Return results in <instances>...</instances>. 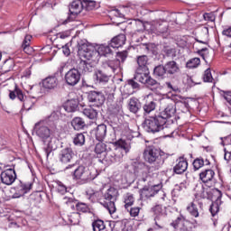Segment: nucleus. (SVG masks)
I'll list each match as a JSON object with an SVG mask.
<instances>
[{
	"label": "nucleus",
	"mask_w": 231,
	"mask_h": 231,
	"mask_svg": "<svg viewBox=\"0 0 231 231\" xmlns=\"http://www.w3.org/2000/svg\"><path fill=\"white\" fill-rule=\"evenodd\" d=\"M34 132L43 143V151L48 158L52 151H56L57 147H59V139L54 137L53 130L46 125V121L36 123L34 125Z\"/></svg>",
	"instance_id": "1"
},
{
	"label": "nucleus",
	"mask_w": 231,
	"mask_h": 231,
	"mask_svg": "<svg viewBox=\"0 0 231 231\" xmlns=\"http://www.w3.org/2000/svg\"><path fill=\"white\" fill-rule=\"evenodd\" d=\"M78 50L82 53V57L88 60L97 61V57H108L113 53L111 50V44L109 45H99L96 50H91L88 47L87 43L78 42Z\"/></svg>",
	"instance_id": "2"
},
{
	"label": "nucleus",
	"mask_w": 231,
	"mask_h": 231,
	"mask_svg": "<svg viewBox=\"0 0 231 231\" xmlns=\"http://www.w3.org/2000/svg\"><path fill=\"white\" fill-rule=\"evenodd\" d=\"M179 98H181L180 96H173V98H162L161 100L162 106H163L164 110L159 115L162 116L167 122V119L172 118L173 116H176V104L180 106V107L182 108V111H187V107L189 104L187 102H181V101H174L179 100Z\"/></svg>",
	"instance_id": "3"
},
{
	"label": "nucleus",
	"mask_w": 231,
	"mask_h": 231,
	"mask_svg": "<svg viewBox=\"0 0 231 231\" xmlns=\"http://www.w3.org/2000/svg\"><path fill=\"white\" fill-rule=\"evenodd\" d=\"M163 154L165 153L156 148V146L151 145L145 147L143 152V158L146 163H150V165L154 167L155 171H158L161 167H163V164L165 163Z\"/></svg>",
	"instance_id": "4"
},
{
	"label": "nucleus",
	"mask_w": 231,
	"mask_h": 231,
	"mask_svg": "<svg viewBox=\"0 0 231 231\" xmlns=\"http://www.w3.org/2000/svg\"><path fill=\"white\" fill-rule=\"evenodd\" d=\"M71 169V174L75 180H95L98 176L97 168L93 166H77V163L69 164L64 171H69Z\"/></svg>",
	"instance_id": "5"
},
{
	"label": "nucleus",
	"mask_w": 231,
	"mask_h": 231,
	"mask_svg": "<svg viewBox=\"0 0 231 231\" xmlns=\"http://www.w3.org/2000/svg\"><path fill=\"white\" fill-rule=\"evenodd\" d=\"M167 122L165 117L162 116L160 114L148 116L144 119L143 127L147 133H160L165 129Z\"/></svg>",
	"instance_id": "6"
},
{
	"label": "nucleus",
	"mask_w": 231,
	"mask_h": 231,
	"mask_svg": "<svg viewBox=\"0 0 231 231\" xmlns=\"http://www.w3.org/2000/svg\"><path fill=\"white\" fill-rule=\"evenodd\" d=\"M9 97L11 100H15V98H18L20 102H23V108L26 111H30L32 107H33V100L31 97H26L24 94L23 93V90L19 88H15L14 91H11L9 94Z\"/></svg>",
	"instance_id": "7"
},
{
	"label": "nucleus",
	"mask_w": 231,
	"mask_h": 231,
	"mask_svg": "<svg viewBox=\"0 0 231 231\" xmlns=\"http://www.w3.org/2000/svg\"><path fill=\"white\" fill-rule=\"evenodd\" d=\"M170 225L175 231H192V228H194V224L186 220L182 215L179 216Z\"/></svg>",
	"instance_id": "8"
},
{
	"label": "nucleus",
	"mask_w": 231,
	"mask_h": 231,
	"mask_svg": "<svg viewBox=\"0 0 231 231\" xmlns=\"http://www.w3.org/2000/svg\"><path fill=\"white\" fill-rule=\"evenodd\" d=\"M76 155L75 152H73V149L71 147L67 146L63 149H61L58 154L59 162L62 165H68V163H73V161L75 160Z\"/></svg>",
	"instance_id": "9"
},
{
	"label": "nucleus",
	"mask_w": 231,
	"mask_h": 231,
	"mask_svg": "<svg viewBox=\"0 0 231 231\" xmlns=\"http://www.w3.org/2000/svg\"><path fill=\"white\" fill-rule=\"evenodd\" d=\"M124 158V153H122V148L114 146L113 148H108L105 160L106 162H110V163H120Z\"/></svg>",
	"instance_id": "10"
},
{
	"label": "nucleus",
	"mask_w": 231,
	"mask_h": 231,
	"mask_svg": "<svg viewBox=\"0 0 231 231\" xmlns=\"http://www.w3.org/2000/svg\"><path fill=\"white\" fill-rule=\"evenodd\" d=\"M80 77L82 75L80 74V71L77 69V68H72L65 74V82L68 86H77L79 82H80Z\"/></svg>",
	"instance_id": "11"
},
{
	"label": "nucleus",
	"mask_w": 231,
	"mask_h": 231,
	"mask_svg": "<svg viewBox=\"0 0 231 231\" xmlns=\"http://www.w3.org/2000/svg\"><path fill=\"white\" fill-rule=\"evenodd\" d=\"M88 102H92L96 107H100V106H103L104 102H106V97L102 92L90 91L88 95Z\"/></svg>",
	"instance_id": "12"
},
{
	"label": "nucleus",
	"mask_w": 231,
	"mask_h": 231,
	"mask_svg": "<svg viewBox=\"0 0 231 231\" xmlns=\"http://www.w3.org/2000/svg\"><path fill=\"white\" fill-rule=\"evenodd\" d=\"M0 178L4 185H12L16 180L17 174L15 173V170L7 169L1 172Z\"/></svg>",
	"instance_id": "13"
},
{
	"label": "nucleus",
	"mask_w": 231,
	"mask_h": 231,
	"mask_svg": "<svg viewBox=\"0 0 231 231\" xmlns=\"http://www.w3.org/2000/svg\"><path fill=\"white\" fill-rule=\"evenodd\" d=\"M93 60L86 59L81 60L78 65H77V69L79 71L80 75L82 73H92V71L95 69V65H93Z\"/></svg>",
	"instance_id": "14"
},
{
	"label": "nucleus",
	"mask_w": 231,
	"mask_h": 231,
	"mask_svg": "<svg viewBox=\"0 0 231 231\" xmlns=\"http://www.w3.org/2000/svg\"><path fill=\"white\" fill-rule=\"evenodd\" d=\"M158 187L160 186H151V187H144L143 189L140 190V196L142 201H147L149 198H154L156 194H158Z\"/></svg>",
	"instance_id": "15"
},
{
	"label": "nucleus",
	"mask_w": 231,
	"mask_h": 231,
	"mask_svg": "<svg viewBox=\"0 0 231 231\" xmlns=\"http://www.w3.org/2000/svg\"><path fill=\"white\" fill-rule=\"evenodd\" d=\"M187 169H189V162H187V159L180 157L173 167V172L175 174H183L187 172Z\"/></svg>",
	"instance_id": "16"
},
{
	"label": "nucleus",
	"mask_w": 231,
	"mask_h": 231,
	"mask_svg": "<svg viewBox=\"0 0 231 231\" xmlns=\"http://www.w3.org/2000/svg\"><path fill=\"white\" fill-rule=\"evenodd\" d=\"M111 79V74L106 72V70L97 69L94 72V79L97 84H107Z\"/></svg>",
	"instance_id": "17"
},
{
	"label": "nucleus",
	"mask_w": 231,
	"mask_h": 231,
	"mask_svg": "<svg viewBox=\"0 0 231 231\" xmlns=\"http://www.w3.org/2000/svg\"><path fill=\"white\" fill-rule=\"evenodd\" d=\"M216 176V172L213 170H205L199 173V179L203 183H216V180H214V177Z\"/></svg>",
	"instance_id": "18"
},
{
	"label": "nucleus",
	"mask_w": 231,
	"mask_h": 231,
	"mask_svg": "<svg viewBox=\"0 0 231 231\" xmlns=\"http://www.w3.org/2000/svg\"><path fill=\"white\" fill-rule=\"evenodd\" d=\"M93 133L97 142H104V138L107 134V126L105 124H101L93 130Z\"/></svg>",
	"instance_id": "19"
},
{
	"label": "nucleus",
	"mask_w": 231,
	"mask_h": 231,
	"mask_svg": "<svg viewBox=\"0 0 231 231\" xmlns=\"http://www.w3.org/2000/svg\"><path fill=\"white\" fill-rule=\"evenodd\" d=\"M42 87L44 89H57L59 87V79L55 76H50L43 79L42 81Z\"/></svg>",
	"instance_id": "20"
},
{
	"label": "nucleus",
	"mask_w": 231,
	"mask_h": 231,
	"mask_svg": "<svg viewBox=\"0 0 231 231\" xmlns=\"http://www.w3.org/2000/svg\"><path fill=\"white\" fill-rule=\"evenodd\" d=\"M164 68L166 69L167 75H170L171 77L178 75V73L181 71L180 69V65L174 60L166 62Z\"/></svg>",
	"instance_id": "21"
},
{
	"label": "nucleus",
	"mask_w": 231,
	"mask_h": 231,
	"mask_svg": "<svg viewBox=\"0 0 231 231\" xmlns=\"http://www.w3.org/2000/svg\"><path fill=\"white\" fill-rule=\"evenodd\" d=\"M69 10L70 15H79V14H80V12L84 10L83 2L80 0H74L70 4Z\"/></svg>",
	"instance_id": "22"
},
{
	"label": "nucleus",
	"mask_w": 231,
	"mask_h": 231,
	"mask_svg": "<svg viewBox=\"0 0 231 231\" xmlns=\"http://www.w3.org/2000/svg\"><path fill=\"white\" fill-rule=\"evenodd\" d=\"M104 199L109 203H115L118 199V189L115 187H110L104 194Z\"/></svg>",
	"instance_id": "23"
},
{
	"label": "nucleus",
	"mask_w": 231,
	"mask_h": 231,
	"mask_svg": "<svg viewBox=\"0 0 231 231\" xmlns=\"http://www.w3.org/2000/svg\"><path fill=\"white\" fill-rule=\"evenodd\" d=\"M126 37L125 34H119L117 36H115L111 42L110 46L111 48H122L124 44H125Z\"/></svg>",
	"instance_id": "24"
},
{
	"label": "nucleus",
	"mask_w": 231,
	"mask_h": 231,
	"mask_svg": "<svg viewBox=\"0 0 231 231\" xmlns=\"http://www.w3.org/2000/svg\"><path fill=\"white\" fill-rule=\"evenodd\" d=\"M228 142H230V137H226L224 139H222V145H226V147L224 148V160H226V162H231V143H229Z\"/></svg>",
	"instance_id": "25"
},
{
	"label": "nucleus",
	"mask_w": 231,
	"mask_h": 231,
	"mask_svg": "<svg viewBox=\"0 0 231 231\" xmlns=\"http://www.w3.org/2000/svg\"><path fill=\"white\" fill-rule=\"evenodd\" d=\"M64 109L67 113H75L79 109V99L68 100L64 105Z\"/></svg>",
	"instance_id": "26"
},
{
	"label": "nucleus",
	"mask_w": 231,
	"mask_h": 231,
	"mask_svg": "<svg viewBox=\"0 0 231 231\" xmlns=\"http://www.w3.org/2000/svg\"><path fill=\"white\" fill-rule=\"evenodd\" d=\"M144 70H142L141 69H137L135 75L134 77V80H136L137 82H141V84H146L147 79L149 78V72H142Z\"/></svg>",
	"instance_id": "27"
},
{
	"label": "nucleus",
	"mask_w": 231,
	"mask_h": 231,
	"mask_svg": "<svg viewBox=\"0 0 231 231\" xmlns=\"http://www.w3.org/2000/svg\"><path fill=\"white\" fill-rule=\"evenodd\" d=\"M192 165L194 171H199L201 167L210 165V161H208V159H203V157H199L193 161Z\"/></svg>",
	"instance_id": "28"
},
{
	"label": "nucleus",
	"mask_w": 231,
	"mask_h": 231,
	"mask_svg": "<svg viewBox=\"0 0 231 231\" xmlns=\"http://www.w3.org/2000/svg\"><path fill=\"white\" fill-rule=\"evenodd\" d=\"M128 107L131 113L136 114L137 111H140L142 104L140 103V100H138V98L132 97L130 98Z\"/></svg>",
	"instance_id": "29"
},
{
	"label": "nucleus",
	"mask_w": 231,
	"mask_h": 231,
	"mask_svg": "<svg viewBox=\"0 0 231 231\" xmlns=\"http://www.w3.org/2000/svg\"><path fill=\"white\" fill-rule=\"evenodd\" d=\"M71 125L75 131H80L86 127V121L82 117H74L71 121Z\"/></svg>",
	"instance_id": "30"
},
{
	"label": "nucleus",
	"mask_w": 231,
	"mask_h": 231,
	"mask_svg": "<svg viewBox=\"0 0 231 231\" xmlns=\"http://www.w3.org/2000/svg\"><path fill=\"white\" fill-rule=\"evenodd\" d=\"M152 212H153L155 219H158L160 216H163L167 212V207L163 206V204H157L152 208Z\"/></svg>",
	"instance_id": "31"
},
{
	"label": "nucleus",
	"mask_w": 231,
	"mask_h": 231,
	"mask_svg": "<svg viewBox=\"0 0 231 231\" xmlns=\"http://www.w3.org/2000/svg\"><path fill=\"white\" fill-rule=\"evenodd\" d=\"M143 116H147L148 115H151V113H152V111L156 109V102L154 101L146 102L143 105Z\"/></svg>",
	"instance_id": "32"
},
{
	"label": "nucleus",
	"mask_w": 231,
	"mask_h": 231,
	"mask_svg": "<svg viewBox=\"0 0 231 231\" xmlns=\"http://www.w3.org/2000/svg\"><path fill=\"white\" fill-rule=\"evenodd\" d=\"M125 208L132 217H136L140 214V207H133V203H125Z\"/></svg>",
	"instance_id": "33"
},
{
	"label": "nucleus",
	"mask_w": 231,
	"mask_h": 231,
	"mask_svg": "<svg viewBox=\"0 0 231 231\" xmlns=\"http://www.w3.org/2000/svg\"><path fill=\"white\" fill-rule=\"evenodd\" d=\"M153 75L158 79H165V75H167V70L165 69V65H158L153 69Z\"/></svg>",
	"instance_id": "34"
},
{
	"label": "nucleus",
	"mask_w": 231,
	"mask_h": 231,
	"mask_svg": "<svg viewBox=\"0 0 231 231\" xmlns=\"http://www.w3.org/2000/svg\"><path fill=\"white\" fill-rule=\"evenodd\" d=\"M147 62H149V58H147V55L138 56L137 64L139 67L137 68V69L145 71L147 69Z\"/></svg>",
	"instance_id": "35"
},
{
	"label": "nucleus",
	"mask_w": 231,
	"mask_h": 231,
	"mask_svg": "<svg viewBox=\"0 0 231 231\" xmlns=\"http://www.w3.org/2000/svg\"><path fill=\"white\" fill-rule=\"evenodd\" d=\"M73 143L78 147H82L86 143V135L83 133L76 134L73 138Z\"/></svg>",
	"instance_id": "36"
},
{
	"label": "nucleus",
	"mask_w": 231,
	"mask_h": 231,
	"mask_svg": "<svg viewBox=\"0 0 231 231\" xmlns=\"http://www.w3.org/2000/svg\"><path fill=\"white\" fill-rule=\"evenodd\" d=\"M109 226L111 231H124L125 228V224L124 221H110Z\"/></svg>",
	"instance_id": "37"
},
{
	"label": "nucleus",
	"mask_w": 231,
	"mask_h": 231,
	"mask_svg": "<svg viewBox=\"0 0 231 231\" xmlns=\"http://www.w3.org/2000/svg\"><path fill=\"white\" fill-rule=\"evenodd\" d=\"M155 30L157 33H167L169 32V23L167 22H157Z\"/></svg>",
	"instance_id": "38"
},
{
	"label": "nucleus",
	"mask_w": 231,
	"mask_h": 231,
	"mask_svg": "<svg viewBox=\"0 0 231 231\" xmlns=\"http://www.w3.org/2000/svg\"><path fill=\"white\" fill-rule=\"evenodd\" d=\"M144 85L146 86V88H150L152 91H156V88H160V83L156 79H152L151 75L148 76L146 83Z\"/></svg>",
	"instance_id": "39"
},
{
	"label": "nucleus",
	"mask_w": 231,
	"mask_h": 231,
	"mask_svg": "<svg viewBox=\"0 0 231 231\" xmlns=\"http://www.w3.org/2000/svg\"><path fill=\"white\" fill-rule=\"evenodd\" d=\"M116 144L118 145L117 149H124L125 152H129L131 151V141H125L124 139H120L116 142Z\"/></svg>",
	"instance_id": "40"
},
{
	"label": "nucleus",
	"mask_w": 231,
	"mask_h": 231,
	"mask_svg": "<svg viewBox=\"0 0 231 231\" xmlns=\"http://www.w3.org/2000/svg\"><path fill=\"white\" fill-rule=\"evenodd\" d=\"M83 115H85V116H87L90 120H95V118L98 116V112L95 108L89 106L83 110Z\"/></svg>",
	"instance_id": "41"
},
{
	"label": "nucleus",
	"mask_w": 231,
	"mask_h": 231,
	"mask_svg": "<svg viewBox=\"0 0 231 231\" xmlns=\"http://www.w3.org/2000/svg\"><path fill=\"white\" fill-rule=\"evenodd\" d=\"M107 151H109V149H107V145L104 143H102V141H99V143H97L96 144L95 147V152L96 154H106L107 152Z\"/></svg>",
	"instance_id": "42"
},
{
	"label": "nucleus",
	"mask_w": 231,
	"mask_h": 231,
	"mask_svg": "<svg viewBox=\"0 0 231 231\" xmlns=\"http://www.w3.org/2000/svg\"><path fill=\"white\" fill-rule=\"evenodd\" d=\"M106 66L111 69L112 73H116V69L120 68V60H109L106 63Z\"/></svg>",
	"instance_id": "43"
},
{
	"label": "nucleus",
	"mask_w": 231,
	"mask_h": 231,
	"mask_svg": "<svg viewBox=\"0 0 231 231\" xmlns=\"http://www.w3.org/2000/svg\"><path fill=\"white\" fill-rule=\"evenodd\" d=\"M32 185L33 183L32 182L20 181V184H19L20 191L22 192V194H26L30 192V190H32Z\"/></svg>",
	"instance_id": "44"
},
{
	"label": "nucleus",
	"mask_w": 231,
	"mask_h": 231,
	"mask_svg": "<svg viewBox=\"0 0 231 231\" xmlns=\"http://www.w3.org/2000/svg\"><path fill=\"white\" fill-rule=\"evenodd\" d=\"M97 8V2L93 0H84L83 1V10L87 12H90L91 10H95Z\"/></svg>",
	"instance_id": "45"
},
{
	"label": "nucleus",
	"mask_w": 231,
	"mask_h": 231,
	"mask_svg": "<svg viewBox=\"0 0 231 231\" xmlns=\"http://www.w3.org/2000/svg\"><path fill=\"white\" fill-rule=\"evenodd\" d=\"M92 228L94 231H102L106 229V224L103 220L97 219L92 223Z\"/></svg>",
	"instance_id": "46"
},
{
	"label": "nucleus",
	"mask_w": 231,
	"mask_h": 231,
	"mask_svg": "<svg viewBox=\"0 0 231 231\" xmlns=\"http://www.w3.org/2000/svg\"><path fill=\"white\" fill-rule=\"evenodd\" d=\"M199 64H201V60H199V58H192L187 62L186 68H189V69H194V68H198Z\"/></svg>",
	"instance_id": "47"
},
{
	"label": "nucleus",
	"mask_w": 231,
	"mask_h": 231,
	"mask_svg": "<svg viewBox=\"0 0 231 231\" xmlns=\"http://www.w3.org/2000/svg\"><path fill=\"white\" fill-rule=\"evenodd\" d=\"M162 51L167 57H176V49L169 45H163Z\"/></svg>",
	"instance_id": "48"
},
{
	"label": "nucleus",
	"mask_w": 231,
	"mask_h": 231,
	"mask_svg": "<svg viewBox=\"0 0 231 231\" xmlns=\"http://www.w3.org/2000/svg\"><path fill=\"white\" fill-rule=\"evenodd\" d=\"M187 210L193 217H199V211H198V206L195 203H191L190 206H188Z\"/></svg>",
	"instance_id": "49"
},
{
	"label": "nucleus",
	"mask_w": 231,
	"mask_h": 231,
	"mask_svg": "<svg viewBox=\"0 0 231 231\" xmlns=\"http://www.w3.org/2000/svg\"><path fill=\"white\" fill-rule=\"evenodd\" d=\"M76 210L79 212L83 213H91V208L86 203H77L76 204Z\"/></svg>",
	"instance_id": "50"
},
{
	"label": "nucleus",
	"mask_w": 231,
	"mask_h": 231,
	"mask_svg": "<svg viewBox=\"0 0 231 231\" xmlns=\"http://www.w3.org/2000/svg\"><path fill=\"white\" fill-rule=\"evenodd\" d=\"M69 221L71 225H79V223H80V214H79V212L72 213L69 216Z\"/></svg>",
	"instance_id": "51"
},
{
	"label": "nucleus",
	"mask_w": 231,
	"mask_h": 231,
	"mask_svg": "<svg viewBox=\"0 0 231 231\" xmlns=\"http://www.w3.org/2000/svg\"><path fill=\"white\" fill-rule=\"evenodd\" d=\"M136 79H132L127 80V84L125 85V89H129V88H132L133 91L134 89H140V84L135 81Z\"/></svg>",
	"instance_id": "52"
},
{
	"label": "nucleus",
	"mask_w": 231,
	"mask_h": 231,
	"mask_svg": "<svg viewBox=\"0 0 231 231\" xmlns=\"http://www.w3.org/2000/svg\"><path fill=\"white\" fill-rule=\"evenodd\" d=\"M14 66H15V62H14V60H5L4 64L5 73H8V71H12Z\"/></svg>",
	"instance_id": "53"
},
{
	"label": "nucleus",
	"mask_w": 231,
	"mask_h": 231,
	"mask_svg": "<svg viewBox=\"0 0 231 231\" xmlns=\"http://www.w3.org/2000/svg\"><path fill=\"white\" fill-rule=\"evenodd\" d=\"M203 81L204 82H214V78H212V72L210 71V69H207L204 71Z\"/></svg>",
	"instance_id": "54"
},
{
	"label": "nucleus",
	"mask_w": 231,
	"mask_h": 231,
	"mask_svg": "<svg viewBox=\"0 0 231 231\" xmlns=\"http://www.w3.org/2000/svg\"><path fill=\"white\" fill-rule=\"evenodd\" d=\"M55 184H56V189L58 192H60L61 194H64V192H67L68 188L66 187V185H64V183L60 182V180H57Z\"/></svg>",
	"instance_id": "55"
},
{
	"label": "nucleus",
	"mask_w": 231,
	"mask_h": 231,
	"mask_svg": "<svg viewBox=\"0 0 231 231\" xmlns=\"http://www.w3.org/2000/svg\"><path fill=\"white\" fill-rule=\"evenodd\" d=\"M103 207L108 210L109 214H115V212H116V206L115 203H104Z\"/></svg>",
	"instance_id": "56"
},
{
	"label": "nucleus",
	"mask_w": 231,
	"mask_h": 231,
	"mask_svg": "<svg viewBox=\"0 0 231 231\" xmlns=\"http://www.w3.org/2000/svg\"><path fill=\"white\" fill-rule=\"evenodd\" d=\"M209 212L211 213V216H216L217 212H219V204L218 203H212L209 208Z\"/></svg>",
	"instance_id": "57"
},
{
	"label": "nucleus",
	"mask_w": 231,
	"mask_h": 231,
	"mask_svg": "<svg viewBox=\"0 0 231 231\" xmlns=\"http://www.w3.org/2000/svg\"><path fill=\"white\" fill-rule=\"evenodd\" d=\"M125 203H134V195L126 193L124 195Z\"/></svg>",
	"instance_id": "58"
},
{
	"label": "nucleus",
	"mask_w": 231,
	"mask_h": 231,
	"mask_svg": "<svg viewBox=\"0 0 231 231\" xmlns=\"http://www.w3.org/2000/svg\"><path fill=\"white\" fill-rule=\"evenodd\" d=\"M134 93V90H133V88H125V85L123 89V97H125V98H127V97H130V95H133Z\"/></svg>",
	"instance_id": "59"
},
{
	"label": "nucleus",
	"mask_w": 231,
	"mask_h": 231,
	"mask_svg": "<svg viewBox=\"0 0 231 231\" xmlns=\"http://www.w3.org/2000/svg\"><path fill=\"white\" fill-rule=\"evenodd\" d=\"M205 21H210L211 23L216 21V16L212 13H206L203 14Z\"/></svg>",
	"instance_id": "60"
},
{
	"label": "nucleus",
	"mask_w": 231,
	"mask_h": 231,
	"mask_svg": "<svg viewBox=\"0 0 231 231\" xmlns=\"http://www.w3.org/2000/svg\"><path fill=\"white\" fill-rule=\"evenodd\" d=\"M127 55H128L127 51L117 52V57L118 59H120L121 62H125V59H127Z\"/></svg>",
	"instance_id": "61"
},
{
	"label": "nucleus",
	"mask_w": 231,
	"mask_h": 231,
	"mask_svg": "<svg viewBox=\"0 0 231 231\" xmlns=\"http://www.w3.org/2000/svg\"><path fill=\"white\" fill-rule=\"evenodd\" d=\"M32 44V35H25L22 46H30Z\"/></svg>",
	"instance_id": "62"
},
{
	"label": "nucleus",
	"mask_w": 231,
	"mask_h": 231,
	"mask_svg": "<svg viewBox=\"0 0 231 231\" xmlns=\"http://www.w3.org/2000/svg\"><path fill=\"white\" fill-rule=\"evenodd\" d=\"M62 53L65 57H69L71 55V51L69 50V46L68 44L63 45L62 47Z\"/></svg>",
	"instance_id": "63"
},
{
	"label": "nucleus",
	"mask_w": 231,
	"mask_h": 231,
	"mask_svg": "<svg viewBox=\"0 0 231 231\" xmlns=\"http://www.w3.org/2000/svg\"><path fill=\"white\" fill-rule=\"evenodd\" d=\"M142 50H144L146 53H150V51H152V44L149 43H143L141 45Z\"/></svg>",
	"instance_id": "64"
}]
</instances>
